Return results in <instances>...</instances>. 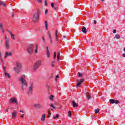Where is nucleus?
<instances>
[{
    "label": "nucleus",
    "mask_w": 125,
    "mask_h": 125,
    "mask_svg": "<svg viewBox=\"0 0 125 125\" xmlns=\"http://www.w3.org/2000/svg\"><path fill=\"white\" fill-rule=\"evenodd\" d=\"M38 53V46L36 45V48L35 49V53Z\"/></svg>",
    "instance_id": "41"
},
{
    "label": "nucleus",
    "mask_w": 125,
    "mask_h": 125,
    "mask_svg": "<svg viewBox=\"0 0 125 125\" xmlns=\"http://www.w3.org/2000/svg\"><path fill=\"white\" fill-rule=\"evenodd\" d=\"M82 31L83 34H86V32H87L86 28H85L84 26L82 27Z\"/></svg>",
    "instance_id": "12"
},
{
    "label": "nucleus",
    "mask_w": 125,
    "mask_h": 125,
    "mask_svg": "<svg viewBox=\"0 0 125 125\" xmlns=\"http://www.w3.org/2000/svg\"><path fill=\"white\" fill-rule=\"evenodd\" d=\"M123 57H125V54H123Z\"/></svg>",
    "instance_id": "55"
},
{
    "label": "nucleus",
    "mask_w": 125,
    "mask_h": 125,
    "mask_svg": "<svg viewBox=\"0 0 125 125\" xmlns=\"http://www.w3.org/2000/svg\"><path fill=\"white\" fill-rule=\"evenodd\" d=\"M20 112L21 113H23V110H20Z\"/></svg>",
    "instance_id": "54"
},
{
    "label": "nucleus",
    "mask_w": 125,
    "mask_h": 125,
    "mask_svg": "<svg viewBox=\"0 0 125 125\" xmlns=\"http://www.w3.org/2000/svg\"><path fill=\"white\" fill-rule=\"evenodd\" d=\"M83 81H84L83 79H81L79 81V82L77 83V84L76 85V87H79V86H80V85H81L82 84V83H83Z\"/></svg>",
    "instance_id": "10"
},
{
    "label": "nucleus",
    "mask_w": 125,
    "mask_h": 125,
    "mask_svg": "<svg viewBox=\"0 0 125 125\" xmlns=\"http://www.w3.org/2000/svg\"><path fill=\"white\" fill-rule=\"evenodd\" d=\"M54 66V64L53 63V62L52 63V66L53 67Z\"/></svg>",
    "instance_id": "52"
},
{
    "label": "nucleus",
    "mask_w": 125,
    "mask_h": 125,
    "mask_svg": "<svg viewBox=\"0 0 125 125\" xmlns=\"http://www.w3.org/2000/svg\"><path fill=\"white\" fill-rule=\"evenodd\" d=\"M0 54H1L0 53Z\"/></svg>",
    "instance_id": "61"
},
{
    "label": "nucleus",
    "mask_w": 125,
    "mask_h": 125,
    "mask_svg": "<svg viewBox=\"0 0 125 125\" xmlns=\"http://www.w3.org/2000/svg\"><path fill=\"white\" fill-rule=\"evenodd\" d=\"M49 115H51V114H50V113H49Z\"/></svg>",
    "instance_id": "60"
},
{
    "label": "nucleus",
    "mask_w": 125,
    "mask_h": 125,
    "mask_svg": "<svg viewBox=\"0 0 125 125\" xmlns=\"http://www.w3.org/2000/svg\"><path fill=\"white\" fill-rule=\"evenodd\" d=\"M51 6L52 8H53L54 7V3H51Z\"/></svg>",
    "instance_id": "37"
},
{
    "label": "nucleus",
    "mask_w": 125,
    "mask_h": 125,
    "mask_svg": "<svg viewBox=\"0 0 125 125\" xmlns=\"http://www.w3.org/2000/svg\"><path fill=\"white\" fill-rule=\"evenodd\" d=\"M5 42H9V39H8L7 37L5 36Z\"/></svg>",
    "instance_id": "27"
},
{
    "label": "nucleus",
    "mask_w": 125,
    "mask_h": 125,
    "mask_svg": "<svg viewBox=\"0 0 125 125\" xmlns=\"http://www.w3.org/2000/svg\"><path fill=\"white\" fill-rule=\"evenodd\" d=\"M86 96L87 99L88 100H89V99H90L91 98V96L90 95H89V94H88V95L86 94Z\"/></svg>",
    "instance_id": "22"
},
{
    "label": "nucleus",
    "mask_w": 125,
    "mask_h": 125,
    "mask_svg": "<svg viewBox=\"0 0 125 125\" xmlns=\"http://www.w3.org/2000/svg\"><path fill=\"white\" fill-rule=\"evenodd\" d=\"M9 103H15L16 105L18 104V103L17 102V99L16 98H11L9 100Z\"/></svg>",
    "instance_id": "6"
},
{
    "label": "nucleus",
    "mask_w": 125,
    "mask_h": 125,
    "mask_svg": "<svg viewBox=\"0 0 125 125\" xmlns=\"http://www.w3.org/2000/svg\"><path fill=\"white\" fill-rule=\"evenodd\" d=\"M5 45L7 49H9V48L10 47V46L9 45V42H5Z\"/></svg>",
    "instance_id": "13"
},
{
    "label": "nucleus",
    "mask_w": 125,
    "mask_h": 125,
    "mask_svg": "<svg viewBox=\"0 0 125 125\" xmlns=\"http://www.w3.org/2000/svg\"><path fill=\"white\" fill-rule=\"evenodd\" d=\"M48 37H49V40H51V35H50V33H49V34H48Z\"/></svg>",
    "instance_id": "40"
},
{
    "label": "nucleus",
    "mask_w": 125,
    "mask_h": 125,
    "mask_svg": "<svg viewBox=\"0 0 125 125\" xmlns=\"http://www.w3.org/2000/svg\"><path fill=\"white\" fill-rule=\"evenodd\" d=\"M37 1L39 3H42V0H37Z\"/></svg>",
    "instance_id": "38"
},
{
    "label": "nucleus",
    "mask_w": 125,
    "mask_h": 125,
    "mask_svg": "<svg viewBox=\"0 0 125 125\" xmlns=\"http://www.w3.org/2000/svg\"><path fill=\"white\" fill-rule=\"evenodd\" d=\"M33 88H34V85H33V83H31L29 87L28 92V95H30V94H32V93H33Z\"/></svg>",
    "instance_id": "7"
},
{
    "label": "nucleus",
    "mask_w": 125,
    "mask_h": 125,
    "mask_svg": "<svg viewBox=\"0 0 125 125\" xmlns=\"http://www.w3.org/2000/svg\"><path fill=\"white\" fill-rule=\"evenodd\" d=\"M44 5L45 6H47V2L46 1V0H45L44 1Z\"/></svg>",
    "instance_id": "36"
},
{
    "label": "nucleus",
    "mask_w": 125,
    "mask_h": 125,
    "mask_svg": "<svg viewBox=\"0 0 125 125\" xmlns=\"http://www.w3.org/2000/svg\"><path fill=\"white\" fill-rule=\"evenodd\" d=\"M0 30L2 33H4V30H3V28H1Z\"/></svg>",
    "instance_id": "44"
},
{
    "label": "nucleus",
    "mask_w": 125,
    "mask_h": 125,
    "mask_svg": "<svg viewBox=\"0 0 125 125\" xmlns=\"http://www.w3.org/2000/svg\"><path fill=\"white\" fill-rule=\"evenodd\" d=\"M95 114H98V113H99V109L97 108L95 109Z\"/></svg>",
    "instance_id": "26"
},
{
    "label": "nucleus",
    "mask_w": 125,
    "mask_h": 125,
    "mask_svg": "<svg viewBox=\"0 0 125 125\" xmlns=\"http://www.w3.org/2000/svg\"><path fill=\"white\" fill-rule=\"evenodd\" d=\"M60 52H59L58 53V55H57V60L58 61H59V60H60Z\"/></svg>",
    "instance_id": "23"
},
{
    "label": "nucleus",
    "mask_w": 125,
    "mask_h": 125,
    "mask_svg": "<svg viewBox=\"0 0 125 125\" xmlns=\"http://www.w3.org/2000/svg\"><path fill=\"white\" fill-rule=\"evenodd\" d=\"M17 116V112H16V111H14V112L12 113V118L13 119H15Z\"/></svg>",
    "instance_id": "9"
},
{
    "label": "nucleus",
    "mask_w": 125,
    "mask_h": 125,
    "mask_svg": "<svg viewBox=\"0 0 125 125\" xmlns=\"http://www.w3.org/2000/svg\"><path fill=\"white\" fill-rule=\"evenodd\" d=\"M44 120H45V114H43L42 115V118H41V120L43 122V121H44Z\"/></svg>",
    "instance_id": "19"
},
{
    "label": "nucleus",
    "mask_w": 125,
    "mask_h": 125,
    "mask_svg": "<svg viewBox=\"0 0 125 125\" xmlns=\"http://www.w3.org/2000/svg\"><path fill=\"white\" fill-rule=\"evenodd\" d=\"M94 23L95 24H96L97 22H96V20H94Z\"/></svg>",
    "instance_id": "50"
},
{
    "label": "nucleus",
    "mask_w": 125,
    "mask_h": 125,
    "mask_svg": "<svg viewBox=\"0 0 125 125\" xmlns=\"http://www.w3.org/2000/svg\"><path fill=\"white\" fill-rule=\"evenodd\" d=\"M34 107H35V108H41L42 106L39 104H34Z\"/></svg>",
    "instance_id": "16"
},
{
    "label": "nucleus",
    "mask_w": 125,
    "mask_h": 125,
    "mask_svg": "<svg viewBox=\"0 0 125 125\" xmlns=\"http://www.w3.org/2000/svg\"><path fill=\"white\" fill-rule=\"evenodd\" d=\"M1 57V54H0V58H1L0 57Z\"/></svg>",
    "instance_id": "59"
},
{
    "label": "nucleus",
    "mask_w": 125,
    "mask_h": 125,
    "mask_svg": "<svg viewBox=\"0 0 125 125\" xmlns=\"http://www.w3.org/2000/svg\"><path fill=\"white\" fill-rule=\"evenodd\" d=\"M19 82L21 83V90H25L28 87V82L26 80V76L25 75H21L19 78Z\"/></svg>",
    "instance_id": "1"
},
{
    "label": "nucleus",
    "mask_w": 125,
    "mask_h": 125,
    "mask_svg": "<svg viewBox=\"0 0 125 125\" xmlns=\"http://www.w3.org/2000/svg\"><path fill=\"white\" fill-rule=\"evenodd\" d=\"M42 40H43V41H44V38L43 37Z\"/></svg>",
    "instance_id": "57"
},
{
    "label": "nucleus",
    "mask_w": 125,
    "mask_h": 125,
    "mask_svg": "<svg viewBox=\"0 0 125 125\" xmlns=\"http://www.w3.org/2000/svg\"><path fill=\"white\" fill-rule=\"evenodd\" d=\"M109 102H110V103H111V104H114V103H115V100L110 99V100H109Z\"/></svg>",
    "instance_id": "21"
},
{
    "label": "nucleus",
    "mask_w": 125,
    "mask_h": 125,
    "mask_svg": "<svg viewBox=\"0 0 125 125\" xmlns=\"http://www.w3.org/2000/svg\"><path fill=\"white\" fill-rule=\"evenodd\" d=\"M53 58H54V59H55V58H56V52H54V53Z\"/></svg>",
    "instance_id": "31"
},
{
    "label": "nucleus",
    "mask_w": 125,
    "mask_h": 125,
    "mask_svg": "<svg viewBox=\"0 0 125 125\" xmlns=\"http://www.w3.org/2000/svg\"><path fill=\"white\" fill-rule=\"evenodd\" d=\"M41 64H42L41 61H38L36 63H35L33 66L34 71H37L39 68H40V66H41Z\"/></svg>",
    "instance_id": "5"
},
{
    "label": "nucleus",
    "mask_w": 125,
    "mask_h": 125,
    "mask_svg": "<svg viewBox=\"0 0 125 125\" xmlns=\"http://www.w3.org/2000/svg\"><path fill=\"white\" fill-rule=\"evenodd\" d=\"M46 53L47 58H49V57H50V52L49 51V50L48 49V47H46Z\"/></svg>",
    "instance_id": "8"
},
{
    "label": "nucleus",
    "mask_w": 125,
    "mask_h": 125,
    "mask_svg": "<svg viewBox=\"0 0 125 125\" xmlns=\"http://www.w3.org/2000/svg\"><path fill=\"white\" fill-rule=\"evenodd\" d=\"M9 108H8V109H6L5 111V112H8V109H9Z\"/></svg>",
    "instance_id": "51"
},
{
    "label": "nucleus",
    "mask_w": 125,
    "mask_h": 125,
    "mask_svg": "<svg viewBox=\"0 0 125 125\" xmlns=\"http://www.w3.org/2000/svg\"><path fill=\"white\" fill-rule=\"evenodd\" d=\"M12 17H14V15H12Z\"/></svg>",
    "instance_id": "56"
},
{
    "label": "nucleus",
    "mask_w": 125,
    "mask_h": 125,
    "mask_svg": "<svg viewBox=\"0 0 125 125\" xmlns=\"http://www.w3.org/2000/svg\"><path fill=\"white\" fill-rule=\"evenodd\" d=\"M41 14V11L40 10L35 12L33 16L32 20L35 23L39 22V19H40V15Z\"/></svg>",
    "instance_id": "2"
},
{
    "label": "nucleus",
    "mask_w": 125,
    "mask_h": 125,
    "mask_svg": "<svg viewBox=\"0 0 125 125\" xmlns=\"http://www.w3.org/2000/svg\"><path fill=\"white\" fill-rule=\"evenodd\" d=\"M11 37L12 40H15V35L14 34H11Z\"/></svg>",
    "instance_id": "24"
},
{
    "label": "nucleus",
    "mask_w": 125,
    "mask_h": 125,
    "mask_svg": "<svg viewBox=\"0 0 125 125\" xmlns=\"http://www.w3.org/2000/svg\"><path fill=\"white\" fill-rule=\"evenodd\" d=\"M34 47L35 46L34 45V44H30L27 48V51L30 55L33 54V51Z\"/></svg>",
    "instance_id": "4"
},
{
    "label": "nucleus",
    "mask_w": 125,
    "mask_h": 125,
    "mask_svg": "<svg viewBox=\"0 0 125 125\" xmlns=\"http://www.w3.org/2000/svg\"><path fill=\"white\" fill-rule=\"evenodd\" d=\"M1 62H3V60L2 58H0Z\"/></svg>",
    "instance_id": "45"
},
{
    "label": "nucleus",
    "mask_w": 125,
    "mask_h": 125,
    "mask_svg": "<svg viewBox=\"0 0 125 125\" xmlns=\"http://www.w3.org/2000/svg\"><path fill=\"white\" fill-rule=\"evenodd\" d=\"M1 5H3L4 6V7H5V6H6L5 3H4V2H3L2 1L0 0V6Z\"/></svg>",
    "instance_id": "18"
},
{
    "label": "nucleus",
    "mask_w": 125,
    "mask_h": 125,
    "mask_svg": "<svg viewBox=\"0 0 125 125\" xmlns=\"http://www.w3.org/2000/svg\"><path fill=\"white\" fill-rule=\"evenodd\" d=\"M44 24H45V29L46 31H47V30H48V23H47V21H45Z\"/></svg>",
    "instance_id": "15"
},
{
    "label": "nucleus",
    "mask_w": 125,
    "mask_h": 125,
    "mask_svg": "<svg viewBox=\"0 0 125 125\" xmlns=\"http://www.w3.org/2000/svg\"><path fill=\"white\" fill-rule=\"evenodd\" d=\"M54 96L53 95H50L49 97L50 100H53Z\"/></svg>",
    "instance_id": "28"
},
{
    "label": "nucleus",
    "mask_w": 125,
    "mask_h": 125,
    "mask_svg": "<svg viewBox=\"0 0 125 125\" xmlns=\"http://www.w3.org/2000/svg\"><path fill=\"white\" fill-rule=\"evenodd\" d=\"M59 117V115L57 114L56 116H54L53 118L54 119H57V118Z\"/></svg>",
    "instance_id": "32"
},
{
    "label": "nucleus",
    "mask_w": 125,
    "mask_h": 125,
    "mask_svg": "<svg viewBox=\"0 0 125 125\" xmlns=\"http://www.w3.org/2000/svg\"><path fill=\"white\" fill-rule=\"evenodd\" d=\"M68 117H72V112H71V111H68Z\"/></svg>",
    "instance_id": "29"
},
{
    "label": "nucleus",
    "mask_w": 125,
    "mask_h": 125,
    "mask_svg": "<svg viewBox=\"0 0 125 125\" xmlns=\"http://www.w3.org/2000/svg\"><path fill=\"white\" fill-rule=\"evenodd\" d=\"M47 12H48V10L46 9L45 11V14L46 15L47 14Z\"/></svg>",
    "instance_id": "42"
},
{
    "label": "nucleus",
    "mask_w": 125,
    "mask_h": 125,
    "mask_svg": "<svg viewBox=\"0 0 125 125\" xmlns=\"http://www.w3.org/2000/svg\"><path fill=\"white\" fill-rule=\"evenodd\" d=\"M11 55H12V53L5 52V58H6L7 56H11Z\"/></svg>",
    "instance_id": "14"
},
{
    "label": "nucleus",
    "mask_w": 125,
    "mask_h": 125,
    "mask_svg": "<svg viewBox=\"0 0 125 125\" xmlns=\"http://www.w3.org/2000/svg\"><path fill=\"white\" fill-rule=\"evenodd\" d=\"M50 42L52 43V38H51V39H50Z\"/></svg>",
    "instance_id": "48"
},
{
    "label": "nucleus",
    "mask_w": 125,
    "mask_h": 125,
    "mask_svg": "<svg viewBox=\"0 0 125 125\" xmlns=\"http://www.w3.org/2000/svg\"><path fill=\"white\" fill-rule=\"evenodd\" d=\"M113 33L116 34V33H117V30H116V29L113 30Z\"/></svg>",
    "instance_id": "43"
},
{
    "label": "nucleus",
    "mask_w": 125,
    "mask_h": 125,
    "mask_svg": "<svg viewBox=\"0 0 125 125\" xmlns=\"http://www.w3.org/2000/svg\"><path fill=\"white\" fill-rule=\"evenodd\" d=\"M58 78H59V75H57L56 76V79H57Z\"/></svg>",
    "instance_id": "53"
},
{
    "label": "nucleus",
    "mask_w": 125,
    "mask_h": 125,
    "mask_svg": "<svg viewBox=\"0 0 125 125\" xmlns=\"http://www.w3.org/2000/svg\"><path fill=\"white\" fill-rule=\"evenodd\" d=\"M7 31L8 32V33H9V34H10V36H11V35H12V33L11 32V31H10V30H7Z\"/></svg>",
    "instance_id": "33"
},
{
    "label": "nucleus",
    "mask_w": 125,
    "mask_h": 125,
    "mask_svg": "<svg viewBox=\"0 0 125 125\" xmlns=\"http://www.w3.org/2000/svg\"><path fill=\"white\" fill-rule=\"evenodd\" d=\"M21 69H22V63L20 62H17L16 67L14 68L16 74H19L21 72Z\"/></svg>",
    "instance_id": "3"
},
{
    "label": "nucleus",
    "mask_w": 125,
    "mask_h": 125,
    "mask_svg": "<svg viewBox=\"0 0 125 125\" xmlns=\"http://www.w3.org/2000/svg\"><path fill=\"white\" fill-rule=\"evenodd\" d=\"M5 76L8 77V78H9V79L10 78V75H9V74L7 73H5Z\"/></svg>",
    "instance_id": "25"
},
{
    "label": "nucleus",
    "mask_w": 125,
    "mask_h": 125,
    "mask_svg": "<svg viewBox=\"0 0 125 125\" xmlns=\"http://www.w3.org/2000/svg\"><path fill=\"white\" fill-rule=\"evenodd\" d=\"M54 9L55 10H56V9H57V6H55L54 8Z\"/></svg>",
    "instance_id": "47"
},
{
    "label": "nucleus",
    "mask_w": 125,
    "mask_h": 125,
    "mask_svg": "<svg viewBox=\"0 0 125 125\" xmlns=\"http://www.w3.org/2000/svg\"><path fill=\"white\" fill-rule=\"evenodd\" d=\"M124 51L125 52V48L124 49Z\"/></svg>",
    "instance_id": "58"
},
{
    "label": "nucleus",
    "mask_w": 125,
    "mask_h": 125,
    "mask_svg": "<svg viewBox=\"0 0 125 125\" xmlns=\"http://www.w3.org/2000/svg\"><path fill=\"white\" fill-rule=\"evenodd\" d=\"M3 23H0V29H3Z\"/></svg>",
    "instance_id": "30"
},
{
    "label": "nucleus",
    "mask_w": 125,
    "mask_h": 125,
    "mask_svg": "<svg viewBox=\"0 0 125 125\" xmlns=\"http://www.w3.org/2000/svg\"><path fill=\"white\" fill-rule=\"evenodd\" d=\"M55 37H56V40L57 41H58V30H56Z\"/></svg>",
    "instance_id": "17"
},
{
    "label": "nucleus",
    "mask_w": 125,
    "mask_h": 125,
    "mask_svg": "<svg viewBox=\"0 0 125 125\" xmlns=\"http://www.w3.org/2000/svg\"><path fill=\"white\" fill-rule=\"evenodd\" d=\"M121 38V36H120V35L119 34H117L115 35V39H117V40H119Z\"/></svg>",
    "instance_id": "20"
},
{
    "label": "nucleus",
    "mask_w": 125,
    "mask_h": 125,
    "mask_svg": "<svg viewBox=\"0 0 125 125\" xmlns=\"http://www.w3.org/2000/svg\"><path fill=\"white\" fill-rule=\"evenodd\" d=\"M50 106L52 107V108H53V109H56V107H55V106H54V105H53V104H50Z\"/></svg>",
    "instance_id": "35"
},
{
    "label": "nucleus",
    "mask_w": 125,
    "mask_h": 125,
    "mask_svg": "<svg viewBox=\"0 0 125 125\" xmlns=\"http://www.w3.org/2000/svg\"><path fill=\"white\" fill-rule=\"evenodd\" d=\"M63 39H66L67 38V37L66 36H63Z\"/></svg>",
    "instance_id": "49"
},
{
    "label": "nucleus",
    "mask_w": 125,
    "mask_h": 125,
    "mask_svg": "<svg viewBox=\"0 0 125 125\" xmlns=\"http://www.w3.org/2000/svg\"><path fill=\"white\" fill-rule=\"evenodd\" d=\"M83 74H82V73L79 72L78 73V77H82Z\"/></svg>",
    "instance_id": "39"
},
{
    "label": "nucleus",
    "mask_w": 125,
    "mask_h": 125,
    "mask_svg": "<svg viewBox=\"0 0 125 125\" xmlns=\"http://www.w3.org/2000/svg\"><path fill=\"white\" fill-rule=\"evenodd\" d=\"M114 103L115 104H119V101L114 100Z\"/></svg>",
    "instance_id": "34"
},
{
    "label": "nucleus",
    "mask_w": 125,
    "mask_h": 125,
    "mask_svg": "<svg viewBox=\"0 0 125 125\" xmlns=\"http://www.w3.org/2000/svg\"><path fill=\"white\" fill-rule=\"evenodd\" d=\"M72 105L74 107V108H77V107L79 106L78 104L76 102H75V101H72Z\"/></svg>",
    "instance_id": "11"
},
{
    "label": "nucleus",
    "mask_w": 125,
    "mask_h": 125,
    "mask_svg": "<svg viewBox=\"0 0 125 125\" xmlns=\"http://www.w3.org/2000/svg\"><path fill=\"white\" fill-rule=\"evenodd\" d=\"M21 118H24V114H22V115L21 116Z\"/></svg>",
    "instance_id": "46"
}]
</instances>
